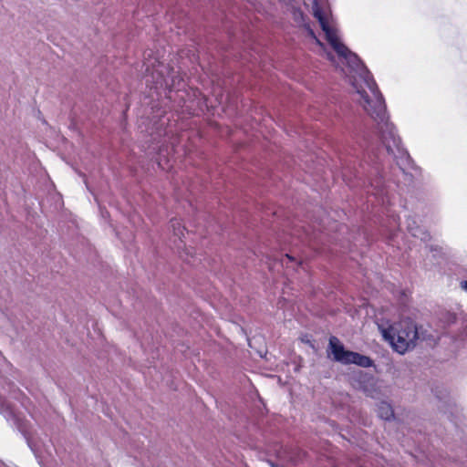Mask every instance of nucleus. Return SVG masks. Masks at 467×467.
I'll list each match as a JSON object with an SVG mask.
<instances>
[{
	"mask_svg": "<svg viewBox=\"0 0 467 467\" xmlns=\"http://www.w3.org/2000/svg\"><path fill=\"white\" fill-rule=\"evenodd\" d=\"M0 413L7 420H13L14 424L19 431V432L23 435L24 439L26 441L27 446L32 451L36 458L38 460V463L41 465V467L44 466V462L42 460V457L39 455L38 447L37 444L35 442L33 438V433L31 431V428L29 424L20 419L16 413L12 406L3 398L0 396Z\"/></svg>",
	"mask_w": 467,
	"mask_h": 467,
	"instance_id": "f03ea898",
	"label": "nucleus"
},
{
	"mask_svg": "<svg viewBox=\"0 0 467 467\" xmlns=\"http://www.w3.org/2000/svg\"><path fill=\"white\" fill-rule=\"evenodd\" d=\"M461 287H462V289L467 291V280L461 282Z\"/></svg>",
	"mask_w": 467,
	"mask_h": 467,
	"instance_id": "f8f14e48",
	"label": "nucleus"
},
{
	"mask_svg": "<svg viewBox=\"0 0 467 467\" xmlns=\"http://www.w3.org/2000/svg\"><path fill=\"white\" fill-rule=\"evenodd\" d=\"M385 340L389 342L395 351L404 354L416 346L419 338L416 324L410 318L401 319L388 327L379 326Z\"/></svg>",
	"mask_w": 467,
	"mask_h": 467,
	"instance_id": "f257e3e1",
	"label": "nucleus"
},
{
	"mask_svg": "<svg viewBox=\"0 0 467 467\" xmlns=\"http://www.w3.org/2000/svg\"><path fill=\"white\" fill-rule=\"evenodd\" d=\"M312 11L313 16L315 18L317 19L320 27H326V25L328 23L327 18L326 17V15L322 9V7L319 5L318 2L317 0H314L312 5Z\"/></svg>",
	"mask_w": 467,
	"mask_h": 467,
	"instance_id": "0eeeda50",
	"label": "nucleus"
},
{
	"mask_svg": "<svg viewBox=\"0 0 467 467\" xmlns=\"http://www.w3.org/2000/svg\"><path fill=\"white\" fill-rule=\"evenodd\" d=\"M308 34L317 40V42L319 44V45H322V43L317 39V37L315 35V32L310 28L308 27Z\"/></svg>",
	"mask_w": 467,
	"mask_h": 467,
	"instance_id": "9b49d317",
	"label": "nucleus"
},
{
	"mask_svg": "<svg viewBox=\"0 0 467 467\" xmlns=\"http://www.w3.org/2000/svg\"><path fill=\"white\" fill-rule=\"evenodd\" d=\"M329 348L334 359L342 364H355L362 368H370L374 364L369 357L345 349L339 339L335 336L329 337Z\"/></svg>",
	"mask_w": 467,
	"mask_h": 467,
	"instance_id": "7ed1b4c3",
	"label": "nucleus"
},
{
	"mask_svg": "<svg viewBox=\"0 0 467 467\" xmlns=\"http://www.w3.org/2000/svg\"><path fill=\"white\" fill-rule=\"evenodd\" d=\"M372 91L375 99L371 101L366 91H359L361 98L364 100V109L371 116V118L379 122L384 123L387 121L386 117V104L382 94L379 92V88L375 82L368 86Z\"/></svg>",
	"mask_w": 467,
	"mask_h": 467,
	"instance_id": "20e7f679",
	"label": "nucleus"
},
{
	"mask_svg": "<svg viewBox=\"0 0 467 467\" xmlns=\"http://www.w3.org/2000/svg\"><path fill=\"white\" fill-rule=\"evenodd\" d=\"M171 225L173 229L174 234L182 241V238L184 236V231L186 230L185 227L182 225L181 221L178 219L171 220Z\"/></svg>",
	"mask_w": 467,
	"mask_h": 467,
	"instance_id": "1a4fd4ad",
	"label": "nucleus"
},
{
	"mask_svg": "<svg viewBox=\"0 0 467 467\" xmlns=\"http://www.w3.org/2000/svg\"><path fill=\"white\" fill-rule=\"evenodd\" d=\"M285 257L288 258L289 260H293V257H291L289 254H285Z\"/></svg>",
	"mask_w": 467,
	"mask_h": 467,
	"instance_id": "ddd939ff",
	"label": "nucleus"
},
{
	"mask_svg": "<svg viewBox=\"0 0 467 467\" xmlns=\"http://www.w3.org/2000/svg\"><path fill=\"white\" fill-rule=\"evenodd\" d=\"M45 434V440L42 441V444L47 457L50 458L51 461L55 460V455L57 453V435L53 432V431L48 426H45L43 429Z\"/></svg>",
	"mask_w": 467,
	"mask_h": 467,
	"instance_id": "423d86ee",
	"label": "nucleus"
},
{
	"mask_svg": "<svg viewBox=\"0 0 467 467\" xmlns=\"http://www.w3.org/2000/svg\"><path fill=\"white\" fill-rule=\"evenodd\" d=\"M326 35V39L339 57L348 58L350 56L356 57L338 38L336 30H334L329 23L326 27H321Z\"/></svg>",
	"mask_w": 467,
	"mask_h": 467,
	"instance_id": "39448f33",
	"label": "nucleus"
},
{
	"mask_svg": "<svg viewBox=\"0 0 467 467\" xmlns=\"http://www.w3.org/2000/svg\"><path fill=\"white\" fill-rule=\"evenodd\" d=\"M378 415L382 420H390L394 416L391 405L385 401L379 402L378 405Z\"/></svg>",
	"mask_w": 467,
	"mask_h": 467,
	"instance_id": "6e6552de",
	"label": "nucleus"
},
{
	"mask_svg": "<svg viewBox=\"0 0 467 467\" xmlns=\"http://www.w3.org/2000/svg\"><path fill=\"white\" fill-rule=\"evenodd\" d=\"M10 394L16 400H21V398L24 396L22 391L19 389H16L14 386H12L10 389Z\"/></svg>",
	"mask_w": 467,
	"mask_h": 467,
	"instance_id": "9d476101",
	"label": "nucleus"
}]
</instances>
